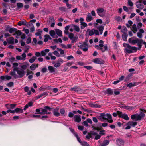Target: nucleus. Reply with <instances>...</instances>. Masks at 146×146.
I'll use <instances>...</instances> for the list:
<instances>
[{
  "label": "nucleus",
  "mask_w": 146,
  "mask_h": 146,
  "mask_svg": "<svg viewBox=\"0 0 146 146\" xmlns=\"http://www.w3.org/2000/svg\"><path fill=\"white\" fill-rule=\"evenodd\" d=\"M97 118L98 119L102 121H107L110 123H112L113 122V120L112 119V116L110 114L101 113L100 115L97 116Z\"/></svg>",
  "instance_id": "obj_1"
},
{
  "label": "nucleus",
  "mask_w": 146,
  "mask_h": 146,
  "mask_svg": "<svg viewBox=\"0 0 146 146\" xmlns=\"http://www.w3.org/2000/svg\"><path fill=\"white\" fill-rule=\"evenodd\" d=\"M15 72H16L18 74V77L19 78H21L25 75V71L22 69L19 68H16L13 69V71H11L10 74L11 76H14V77L16 78L17 76L16 75Z\"/></svg>",
  "instance_id": "obj_2"
},
{
  "label": "nucleus",
  "mask_w": 146,
  "mask_h": 146,
  "mask_svg": "<svg viewBox=\"0 0 146 146\" xmlns=\"http://www.w3.org/2000/svg\"><path fill=\"white\" fill-rule=\"evenodd\" d=\"M128 41L130 43L132 44H137L139 47L141 48L142 46V44L143 43V41L141 39H139L138 38L132 37L130 38Z\"/></svg>",
  "instance_id": "obj_3"
},
{
  "label": "nucleus",
  "mask_w": 146,
  "mask_h": 146,
  "mask_svg": "<svg viewBox=\"0 0 146 146\" xmlns=\"http://www.w3.org/2000/svg\"><path fill=\"white\" fill-rule=\"evenodd\" d=\"M123 46L125 48V50L127 53H131L135 52L137 50V48L136 47L131 46L129 44L124 43L123 44Z\"/></svg>",
  "instance_id": "obj_4"
},
{
  "label": "nucleus",
  "mask_w": 146,
  "mask_h": 146,
  "mask_svg": "<svg viewBox=\"0 0 146 146\" xmlns=\"http://www.w3.org/2000/svg\"><path fill=\"white\" fill-rule=\"evenodd\" d=\"M51 108L48 106H45L44 108L37 109L36 110V111L38 113L41 114H49L50 113L48 112V111H50Z\"/></svg>",
  "instance_id": "obj_5"
},
{
  "label": "nucleus",
  "mask_w": 146,
  "mask_h": 146,
  "mask_svg": "<svg viewBox=\"0 0 146 146\" xmlns=\"http://www.w3.org/2000/svg\"><path fill=\"white\" fill-rule=\"evenodd\" d=\"M145 115L144 113L141 112L139 114H136L131 115V118L132 120L135 121L140 120L143 118Z\"/></svg>",
  "instance_id": "obj_6"
},
{
  "label": "nucleus",
  "mask_w": 146,
  "mask_h": 146,
  "mask_svg": "<svg viewBox=\"0 0 146 146\" xmlns=\"http://www.w3.org/2000/svg\"><path fill=\"white\" fill-rule=\"evenodd\" d=\"M96 12L99 16L103 17L105 15L106 10L103 8H99L97 9Z\"/></svg>",
  "instance_id": "obj_7"
},
{
  "label": "nucleus",
  "mask_w": 146,
  "mask_h": 146,
  "mask_svg": "<svg viewBox=\"0 0 146 146\" xmlns=\"http://www.w3.org/2000/svg\"><path fill=\"white\" fill-rule=\"evenodd\" d=\"M95 47L98 49L101 50L102 52H104L107 49V45H106L104 46L103 44H100L98 45H96Z\"/></svg>",
  "instance_id": "obj_8"
},
{
  "label": "nucleus",
  "mask_w": 146,
  "mask_h": 146,
  "mask_svg": "<svg viewBox=\"0 0 146 146\" xmlns=\"http://www.w3.org/2000/svg\"><path fill=\"white\" fill-rule=\"evenodd\" d=\"M117 112L119 117L123 118L126 120H128L129 119L128 115L126 114H122V112L119 111H117Z\"/></svg>",
  "instance_id": "obj_9"
},
{
  "label": "nucleus",
  "mask_w": 146,
  "mask_h": 146,
  "mask_svg": "<svg viewBox=\"0 0 146 146\" xmlns=\"http://www.w3.org/2000/svg\"><path fill=\"white\" fill-rule=\"evenodd\" d=\"M6 40L7 41L8 43L12 44H14V41L15 43H17L18 42V40L17 39H14V38L12 37L7 38Z\"/></svg>",
  "instance_id": "obj_10"
},
{
  "label": "nucleus",
  "mask_w": 146,
  "mask_h": 146,
  "mask_svg": "<svg viewBox=\"0 0 146 146\" xmlns=\"http://www.w3.org/2000/svg\"><path fill=\"white\" fill-rule=\"evenodd\" d=\"M63 62V60L62 59L60 58L57 60L56 63L53 62V64H54V67L58 68L60 66Z\"/></svg>",
  "instance_id": "obj_11"
},
{
  "label": "nucleus",
  "mask_w": 146,
  "mask_h": 146,
  "mask_svg": "<svg viewBox=\"0 0 146 146\" xmlns=\"http://www.w3.org/2000/svg\"><path fill=\"white\" fill-rule=\"evenodd\" d=\"M136 5L137 7L139 9H142L144 7L142 0H139L136 3Z\"/></svg>",
  "instance_id": "obj_12"
},
{
  "label": "nucleus",
  "mask_w": 146,
  "mask_h": 146,
  "mask_svg": "<svg viewBox=\"0 0 146 146\" xmlns=\"http://www.w3.org/2000/svg\"><path fill=\"white\" fill-rule=\"evenodd\" d=\"M92 62L95 63L99 64H103L104 63V61L100 58H95L92 60Z\"/></svg>",
  "instance_id": "obj_13"
},
{
  "label": "nucleus",
  "mask_w": 146,
  "mask_h": 146,
  "mask_svg": "<svg viewBox=\"0 0 146 146\" xmlns=\"http://www.w3.org/2000/svg\"><path fill=\"white\" fill-rule=\"evenodd\" d=\"M80 48L83 51L86 52L88 50V46L86 42H84L80 46Z\"/></svg>",
  "instance_id": "obj_14"
},
{
  "label": "nucleus",
  "mask_w": 146,
  "mask_h": 146,
  "mask_svg": "<svg viewBox=\"0 0 146 146\" xmlns=\"http://www.w3.org/2000/svg\"><path fill=\"white\" fill-rule=\"evenodd\" d=\"M117 144L119 146H123L124 144V141L121 139H118L116 140Z\"/></svg>",
  "instance_id": "obj_15"
},
{
  "label": "nucleus",
  "mask_w": 146,
  "mask_h": 146,
  "mask_svg": "<svg viewBox=\"0 0 146 146\" xmlns=\"http://www.w3.org/2000/svg\"><path fill=\"white\" fill-rule=\"evenodd\" d=\"M59 108H57L54 110L53 112V114L54 116L58 117L60 115V114L59 112Z\"/></svg>",
  "instance_id": "obj_16"
},
{
  "label": "nucleus",
  "mask_w": 146,
  "mask_h": 146,
  "mask_svg": "<svg viewBox=\"0 0 146 146\" xmlns=\"http://www.w3.org/2000/svg\"><path fill=\"white\" fill-rule=\"evenodd\" d=\"M15 104H6L5 106L8 109H13L16 106Z\"/></svg>",
  "instance_id": "obj_17"
},
{
  "label": "nucleus",
  "mask_w": 146,
  "mask_h": 146,
  "mask_svg": "<svg viewBox=\"0 0 146 146\" xmlns=\"http://www.w3.org/2000/svg\"><path fill=\"white\" fill-rule=\"evenodd\" d=\"M48 95V93L46 92H44L42 94L37 96L36 98L37 99H39L41 97H44Z\"/></svg>",
  "instance_id": "obj_18"
},
{
  "label": "nucleus",
  "mask_w": 146,
  "mask_h": 146,
  "mask_svg": "<svg viewBox=\"0 0 146 146\" xmlns=\"http://www.w3.org/2000/svg\"><path fill=\"white\" fill-rule=\"evenodd\" d=\"M92 20V17L90 13H89L88 14L86 18V21L87 22H89Z\"/></svg>",
  "instance_id": "obj_19"
},
{
  "label": "nucleus",
  "mask_w": 146,
  "mask_h": 146,
  "mask_svg": "<svg viewBox=\"0 0 146 146\" xmlns=\"http://www.w3.org/2000/svg\"><path fill=\"white\" fill-rule=\"evenodd\" d=\"M74 118L75 119L74 121L77 122H79L81 120L80 116V115H75Z\"/></svg>",
  "instance_id": "obj_20"
},
{
  "label": "nucleus",
  "mask_w": 146,
  "mask_h": 146,
  "mask_svg": "<svg viewBox=\"0 0 146 146\" xmlns=\"http://www.w3.org/2000/svg\"><path fill=\"white\" fill-rule=\"evenodd\" d=\"M49 50L47 49H45L44 50L42 51L41 52V55L42 56H44L46 55L47 53L49 52Z\"/></svg>",
  "instance_id": "obj_21"
},
{
  "label": "nucleus",
  "mask_w": 146,
  "mask_h": 146,
  "mask_svg": "<svg viewBox=\"0 0 146 146\" xmlns=\"http://www.w3.org/2000/svg\"><path fill=\"white\" fill-rule=\"evenodd\" d=\"M71 90L72 91H74L77 92H80L81 91V89L80 88L76 87L71 88Z\"/></svg>",
  "instance_id": "obj_22"
},
{
  "label": "nucleus",
  "mask_w": 146,
  "mask_h": 146,
  "mask_svg": "<svg viewBox=\"0 0 146 146\" xmlns=\"http://www.w3.org/2000/svg\"><path fill=\"white\" fill-rule=\"evenodd\" d=\"M49 72L50 73H52L55 72L56 69L53 67L51 66H49L48 67Z\"/></svg>",
  "instance_id": "obj_23"
},
{
  "label": "nucleus",
  "mask_w": 146,
  "mask_h": 146,
  "mask_svg": "<svg viewBox=\"0 0 146 146\" xmlns=\"http://www.w3.org/2000/svg\"><path fill=\"white\" fill-rule=\"evenodd\" d=\"M86 33H88L90 36H92L94 34V29H92L91 30L88 29L87 30Z\"/></svg>",
  "instance_id": "obj_24"
},
{
  "label": "nucleus",
  "mask_w": 146,
  "mask_h": 146,
  "mask_svg": "<svg viewBox=\"0 0 146 146\" xmlns=\"http://www.w3.org/2000/svg\"><path fill=\"white\" fill-rule=\"evenodd\" d=\"M33 103L32 102H29L24 106L23 110H25L29 107L31 106H32Z\"/></svg>",
  "instance_id": "obj_25"
},
{
  "label": "nucleus",
  "mask_w": 146,
  "mask_h": 146,
  "mask_svg": "<svg viewBox=\"0 0 146 146\" xmlns=\"http://www.w3.org/2000/svg\"><path fill=\"white\" fill-rule=\"evenodd\" d=\"M137 123L136 122L129 121L128 122L127 125H130V126L135 127L137 125Z\"/></svg>",
  "instance_id": "obj_26"
},
{
  "label": "nucleus",
  "mask_w": 146,
  "mask_h": 146,
  "mask_svg": "<svg viewBox=\"0 0 146 146\" xmlns=\"http://www.w3.org/2000/svg\"><path fill=\"white\" fill-rule=\"evenodd\" d=\"M55 31L56 34L58 35V36L60 37L62 36V33L61 30L58 29H56L55 30Z\"/></svg>",
  "instance_id": "obj_27"
},
{
  "label": "nucleus",
  "mask_w": 146,
  "mask_h": 146,
  "mask_svg": "<svg viewBox=\"0 0 146 146\" xmlns=\"http://www.w3.org/2000/svg\"><path fill=\"white\" fill-rule=\"evenodd\" d=\"M106 93L107 94L111 95H112L113 94V92L112 89L108 88L106 90Z\"/></svg>",
  "instance_id": "obj_28"
},
{
  "label": "nucleus",
  "mask_w": 146,
  "mask_h": 146,
  "mask_svg": "<svg viewBox=\"0 0 146 146\" xmlns=\"http://www.w3.org/2000/svg\"><path fill=\"white\" fill-rule=\"evenodd\" d=\"M27 23L26 21L25 20L19 21L17 23V24L19 26H21L22 25H26Z\"/></svg>",
  "instance_id": "obj_29"
},
{
  "label": "nucleus",
  "mask_w": 146,
  "mask_h": 146,
  "mask_svg": "<svg viewBox=\"0 0 146 146\" xmlns=\"http://www.w3.org/2000/svg\"><path fill=\"white\" fill-rule=\"evenodd\" d=\"M56 31L53 30H51L49 31V34L53 38H55Z\"/></svg>",
  "instance_id": "obj_30"
},
{
  "label": "nucleus",
  "mask_w": 146,
  "mask_h": 146,
  "mask_svg": "<svg viewBox=\"0 0 146 146\" xmlns=\"http://www.w3.org/2000/svg\"><path fill=\"white\" fill-rule=\"evenodd\" d=\"M45 38L44 41L45 42H46L48 41L49 39H51V38L49 35H46L44 36Z\"/></svg>",
  "instance_id": "obj_31"
},
{
  "label": "nucleus",
  "mask_w": 146,
  "mask_h": 146,
  "mask_svg": "<svg viewBox=\"0 0 146 146\" xmlns=\"http://www.w3.org/2000/svg\"><path fill=\"white\" fill-rule=\"evenodd\" d=\"M38 66V64H32L30 66V68L32 70H35L36 67H37Z\"/></svg>",
  "instance_id": "obj_32"
},
{
  "label": "nucleus",
  "mask_w": 146,
  "mask_h": 146,
  "mask_svg": "<svg viewBox=\"0 0 146 146\" xmlns=\"http://www.w3.org/2000/svg\"><path fill=\"white\" fill-rule=\"evenodd\" d=\"M98 29L100 32V34H102L104 29V27L102 25L98 27Z\"/></svg>",
  "instance_id": "obj_33"
},
{
  "label": "nucleus",
  "mask_w": 146,
  "mask_h": 146,
  "mask_svg": "<svg viewBox=\"0 0 146 146\" xmlns=\"http://www.w3.org/2000/svg\"><path fill=\"white\" fill-rule=\"evenodd\" d=\"M16 113H21L23 112V110L19 108H17L15 109Z\"/></svg>",
  "instance_id": "obj_34"
},
{
  "label": "nucleus",
  "mask_w": 146,
  "mask_h": 146,
  "mask_svg": "<svg viewBox=\"0 0 146 146\" xmlns=\"http://www.w3.org/2000/svg\"><path fill=\"white\" fill-rule=\"evenodd\" d=\"M132 31H133V32L135 33L137 31V29L136 27V25L134 24L133 25L132 29Z\"/></svg>",
  "instance_id": "obj_35"
},
{
  "label": "nucleus",
  "mask_w": 146,
  "mask_h": 146,
  "mask_svg": "<svg viewBox=\"0 0 146 146\" xmlns=\"http://www.w3.org/2000/svg\"><path fill=\"white\" fill-rule=\"evenodd\" d=\"M36 57L35 56H33L32 57V58L30 59L29 60V62L31 63H32L36 59Z\"/></svg>",
  "instance_id": "obj_36"
},
{
  "label": "nucleus",
  "mask_w": 146,
  "mask_h": 146,
  "mask_svg": "<svg viewBox=\"0 0 146 146\" xmlns=\"http://www.w3.org/2000/svg\"><path fill=\"white\" fill-rule=\"evenodd\" d=\"M128 35L126 33H124L122 35V38L124 41H126Z\"/></svg>",
  "instance_id": "obj_37"
},
{
  "label": "nucleus",
  "mask_w": 146,
  "mask_h": 146,
  "mask_svg": "<svg viewBox=\"0 0 146 146\" xmlns=\"http://www.w3.org/2000/svg\"><path fill=\"white\" fill-rule=\"evenodd\" d=\"M81 25L82 26L81 28L82 29H84L87 26V24L84 22L81 23Z\"/></svg>",
  "instance_id": "obj_38"
},
{
  "label": "nucleus",
  "mask_w": 146,
  "mask_h": 146,
  "mask_svg": "<svg viewBox=\"0 0 146 146\" xmlns=\"http://www.w3.org/2000/svg\"><path fill=\"white\" fill-rule=\"evenodd\" d=\"M135 83H129V84H127V86L128 87H129V88H131V87L133 86H135L136 85V84H135Z\"/></svg>",
  "instance_id": "obj_39"
},
{
  "label": "nucleus",
  "mask_w": 146,
  "mask_h": 146,
  "mask_svg": "<svg viewBox=\"0 0 146 146\" xmlns=\"http://www.w3.org/2000/svg\"><path fill=\"white\" fill-rule=\"evenodd\" d=\"M121 31L122 32L124 33H126L127 31V28L125 27H123L121 29Z\"/></svg>",
  "instance_id": "obj_40"
},
{
  "label": "nucleus",
  "mask_w": 146,
  "mask_h": 146,
  "mask_svg": "<svg viewBox=\"0 0 146 146\" xmlns=\"http://www.w3.org/2000/svg\"><path fill=\"white\" fill-rule=\"evenodd\" d=\"M74 136L77 138V139L78 142L80 143H81V141L80 138L78 137V135L77 133H74Z\"/></svg>",
  "instance_id": "obj_41"
},
{
  "label": "nucleus",
  "mask_w": 146,
  "mask_h": 146,
  "mask_svg": "<svg viewBox=\"0 0 146 146\" xmlns=\"http://www.w3.org/2000/svg\"><path fill=\"white\" fill-rule=\"evenodd\" d=\"M27 66L28 65L27 64H23L21 66V67L22 69L24 70H25L27 68Z\"/></svg>",
  "instance_id": "obj_42"
},
{
  "label": "nucleus",
  "mask_w": 146,
  "mask_h": 146,
  "mask_svg": "<svg viewBox=\"0 0 146 146\" xmlns=\"http://www.w3.org/2000/svg\"><path fill=\"white\" fill-rule=\"evenodd\" d=\"M42 32V31L39 29L38 30V32L35 33V35L36 36H39L41 35Z\"/></svg>",
  "instance_id": "obj_43"
},
{
  "label": "nucleus",
  "mask_w": 146,
  "mask_h": 146,
  "mask_svg": "<svg viewBox=\"0 0 146 146\" xmlns=\"http://www.w3.org/2000/svg\"><path fill=\"white\" fill-rule=\"evenodd\" d=\"M22 33L20 31L17 30L16 31H15V34L17 35V36H20L22 34Z\"/></svg>",
  "instance_id": "obj_44"
},
{
  "label": "nucleus",
  "mask_w": 146,
  "mask_h": 146,
  "mask_svg": "<svg viewBox=\"0 0 146 146\" xmlns=\"http://www.w3.org/2000/svg\"><path fill=\"white\" fill-rule=\"evenodd\" d=\"M74 30L77 32H79L80 31V28L79 27L76 25H73Z\"/></svg>",
  "instance_id": "obj_45"
},
{
  "label": "nucleus",
  "mask_w": 146,
  "mask_h": 146,
  "mask_svg": "<svg viewBox=\"0 0 146 146\" xmlns=\"http://www.w3.org/2000/svg\"><path fill=\"white\" fill-rule=\"evenodd\" d=\"M109 143V141L108 140H105L102 143V144L106 146Z\"/></svg>",
  "instance_id": "obj_46"
},
{
  "label": "nucleus",
  "mask_w": 146,
  "mask_h": 146,
  "mask_svg": "<svg viewBox=\"0 0 146 146\" xmlns=\"http://www.w3.org/2000/svg\"><path fill=\"white\" fill-rule=\"evenodd\" d=\"M23 6V4L21 3H18L17 4V6L18 8L22 7Z\"/></svg>",
  "instance_id": "obj_47"
},
{
  "label": "nucleus",
  "mask_w": 146,
  "mask_h": 146,
  "mask_svg": "<svg viewBox=\"0 0 146 146\" xmlns=\"http://www.w3.org/2000/svg\"><path fill=\"white\" fill-rule=\"evenodd\" d=\"M53 53L54 55H56L57 57H59L60 56V55L58 52L56 51H54L53 52Z\"/></svg>",
  "instance_id": "obj_48"
},
{
  "label": "nucleus",
  "mask_w": 146,
  "mask_h": 146,
  "mask_svg": "<svg viewBox=\"0 0 146 146\" xmlns=\"http://www.w3.org/2000/svg\"><path fill=\"white\" fill-rule=\"evenodd\" d=\"M18 64L17 63L15 62V63H13V69H14L15 68H18L17 67V66H18Z\"/></svg>",
  "instance_id": "obj_49"
},
{
  "label": "nucleus",
  "mask_w": 146,
  "mask_h": 146,
  "mask_svg": "<svg viewBox=\"0 0 146 146\" xmlns=\"http://www.w3.org/2000/svg\"><path fill=\"white\" fill-rule=\"evenodd\" d=\"M6 85L8 87H11L13 85V83L12 82H10L7 84Z\"/></svg>",
  "instance_id": "obj_50"
},
{
  "label": "nucleus",
  "mask_w": 146,
  "mask_h": 146,
  "mask_svg": "<svg viewBox=\"0 0 146 146\" xmlns=\"http://www.w3.org/2000/svg\"><path fill=\"white\" fill-rule=\"evenodd\" d=\"M82 145L83 146H89V144L86 142L84 141L81 142V143Z\"/></svg>",
  "instance_id": "obj_51"
},
{
  "label": "nucleus",
  "mask_w": 146,
  "mask_h": 146,
  "mask_svg": "<svg viewBox=\"0 0 146 146\" xmlns=\"http://www.w3.org/2000/svg\"><path fill=\"white\" fill-rule=\"evenodd\" d=\"M17 29L12 28H10L9 29V32L11 33H12L14 31H15Z\"/></svg>",
  "instance_id": "obj_52"
},
{
  "label": "nucleus",
  "mask_w": 146,
  "mask_h": 146,
  "mask_svg": "<svg viewBox=\"0 0 146 146\" xmlns=\"http://www.w3.org/2000/svg\"><path fill=\"white\" fill-rule=\"evenodd\" d=\"M115 19H116L117 21L120 22L121 21V18L119 16H116L115 18Z\"/></svg>",
  "instance_id": "obj_53"
},
{
  "label": "nucleus",
  "mask_w": 146,
  "mask_h": 146,
  "mask_svg": "<svg viewBox=\"0 0 146 146\" xmlns=\"http://www.w3.org/2000/svg\"><path fill=\"white\" fill-rule=\"evenodd\" d=\"M31 74H33V73L32 71L29 70H27L26 74L27 76H28Z\"/></svg>",
  "instance_id": "obj_54"
},
{
  "label": "nucleus",
  "mask_w": 146,
  "mask_h": 146,
  "mask_svg": "<svg viewBox=\"0 0 146 146\" xmlns=\"http://www.w3.org/2000/svg\"><path fill=\"white\" fill-rule=\"evenodd\" d=\"M54 42H58L60 43H62V40L60 38H59L58 40L56 39H55L54 40Z\"/></svg>",
  "instance_id": "obj_55"
},
{
  "label": "nucleus",
  "mask_w": 146,
  "mask_h": 146,
  "mask_svg": "<svg viewBox=\"0 0 146 146\" xmlns=\"http://www.w3.org/2000/svg\"><path fill=\"white\" fill-rule=\"evenodd\" d=\"M66 5L68 8L70 9L72 7V5L71 4H70L68 3V2L66 3Z\"/></svg>",
  "instance_id": "obj_56"
},
{
  "label": "nucleus",
  "mask_w": 146,
  "mask_h": 146,
  "mask_svg": "<svg viewBox=\"0 0 146 146\" xmlns=\"http://www.w3.org/2000/svg\"><path fill=\"white\" fill-rule=\"evenodd\" d=\"M128 5H129L130 6H133V3L131 0H128Z\"/></svg>",
  "instance_id": "obj_57"
},
{
  "label": "nucleus",
  "mask_w": 146,
  "mask_h": 146,
  "mask_svg": "<svg viewBox=\"0 0 146 146\" xmlns=\"http://www.w3.org/2000/svg\"><path fill=\"white\" fill-rule=\"evenodd\" d=\"M74 57L72 55H70L67 57L66 58L68 60H70L74 58Z\"/></svg>",
  "instance_id": "obj_58"
},
{
  "label": "nucleus",
  "mask_w": 146,
  "mask_h": 146,
  "mask_svg": "<svg viewBox=\"0 0 146 146\" xmlns=\"http://www.w3.org/2000/svg\"><path fill=\"white\" fill-rule=\"evenodd\" d=\"M31 42V39L30 37H29L27 38L26 42L27 44H29Z\"/></svg>",
  "instance_id": "obj_59"
},
{
  "label": "nucleus",
  "mask_w": 146,
  "mask_h": 146,
  "mask_svg": "<svg viewBox=\"0 0 146 146\" xmlns=\"http://www.w3.org/2000/svg\"><path fill=\"white\" fill-rule=\"evenodd\" d=\"M94 33L97 35H98L99 34L98 31L97 30H95L94 29Z\"/></svg>",
  "instance_id": "obj_60"
},
{
  "label": "nucleus",
  "mask_w": 146,
  "mask_h": 146,
  "mask_svg": "<svg viewBox=\"0 0 146 146\" xmlns=\"http://www.w3.org/2000/svg\"><path fill=\"white\" fill-rule=\"evenodd\" d=\"M137 36L139 38H141L142 37V35L141 33H140V32H138L137 33Z\"/></svg>",
  "instance_id": "obj_61"
},
{
  "label": "nucleus",
  "mask_w": 146,
  "mask_h": 146,
  "mask_svg": "<svg viewBox=\"0 0 146 146\" xmlns=\"http://www.w3.org/2000/svg\"><path fill=\"white\" fill-rule=\"evenodd\" d=\"M25 37H26L24 33H23V34L22 33V34L21 35V38L22 39H25Z\"/></svg>",
  "instance_id": "obj_62"
},
{
  "label": "nucleus",
  "mask_w": 146,
  "mask_h": 146,
  "mask_svg": "<svg viewBox=\"0 0 146 146\" xmlns=\"http://www.w3.org/2000/svg\"><path fill=\"white\" fill-rule=\"evenodd\" d=\"M65 112V110L63 109H61L60 110V113L62 115H63L64 114Z\"/></svg>",
  "instance_id": "obj_63"
},
{
  "label": "nucleus",
  "mask_w": 146,
  "mask_h": 146,
  "mask_svg": "<svg viewBox=\"0 0 146 146\" xmlns=\"http://www.w3.org/2000/svg\"><path fill=\"white\" fill-rule=\"evenodd\" d=\"M69 38L71 40L72 38L74 37V35L73 34L70 33L69 35Z\"/></svg>",
  "instance_id": "obj_64"
}]
</instances>
